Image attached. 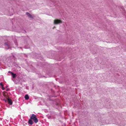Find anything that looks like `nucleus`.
Returning <instances> with one entry per match:
<instances>
[{
    "label": "nucleus",
    "mask_w": 126,
    "mask_h": 126,
    "mask_svg": "<svg viewBox=\"0 0 126 126\" xmlns=\"http://www.w3.org/2000/svg\"><path fill=\"white\" fill-rule=\"evenodd\" d=\"M31 119L33 120L35 123H37L38 122V120L37 118L36 115L34 114H32L31 117Z\"/></svg>",
    "instance_id": "1"
},
{
    "label": "nucleus",
    "mask_w": 126,
    "mask_h": 126,
    "mask_svg": "<svg viewBox=\"0 0 126 126\" xmlns=\"http://www.w3.org/2000/svg\"><path fill=\"white\" fill-rule=\"evenodd\" d=\"M55 28V27H54L53 28V29H54V28Z\"/></svg>",
    "instance_id": "12"
},
{
    "label": "nucleus",
    "mask_w": 126,
    "mask_h": 126,
    "mask_svg": "<svg viewBox=\"0 0 126 126\" xmlns=\"http://www.w3.org/2000/svg\"><path fill=\"white\" fill-rule=\"evenodd\" d=\"M25 99L27 100H28L29 99V97L28 94H26L25 95Z\"/></svg>",
    "instance_id": "6"
},
{
    "label": "nucleus",
    "mask_w": 126,
    "mask_h": 126,
    "mask_svg": "<svg viewBox=\"0 0 126 126\" xmlns=\"http://www.w3.org/2000/svg\"><path fill=\"white\" fill-rule=\"evenodd\" d=\"M12 76V77L13 78H15L16 77V74H14L13 73H12L11 74Z\"/></svg>",
    "instance_id": "7"
},
{
    "label": "nucleus",
    "mask_w": 126,
    "mask_h": 126,
    "mask_svg": "<svg viewBox=\"0 0 126 126\" xmlns=\"http://www.w3.org/2000/svg\"><path fill=\"white\" fill-rule=\"evenodd\" d=\"M7 102L10 105H12L13 103L11 99L8 98H7Z\"/></svg>",
    "instance_id": "3"
},
{
    "label": "nucleus",
    "mask_w": 126,
    "mask_h": 126,
    "mask_svg": "<svg viewBox=\"0 0 126 126\" xmlns=\"http://www.w3.org/2000/svg\"><path fill=\"white\" fill-rule=\"evenodd\" d=\"M26 14L28 16L30 17V18H33V17L32 15H31L28 12H26Z\"/></svg>",
    "instance_id": "5"
},
{
    "label": "nucleus",
    "mask_w": 126,
    "mask_h": 126,
    "mask_svg": "<svg viewBox=\"0 0 126 126\" xmlns=\"http://www.w3.org/2000/svg\"><path fill=\"white\" fill-rule=\"evenodd\" d=\"M0 85L2 86V87H3V84L1 83H0Z\"/></svg>",
    "instance_id": "9"
},
{
    "label": "nucleus",
    "mask_w": 126,
    "mask_h": 126,
    "mask_svg": "<svg viewBox=\"0 0 126 126\" xmlns=\"http://www.w3.org/2000/svg\"><path fill=\"white\" fill-rule=\"evenodd\" d=\"M8 73H11V74H12V73H13L12 72H11L10 71H9L8 72Z\"/></svg>",
    "instance_id": "10"
},
{
    "label": "nucleus",
    "mask_w": 126,
    "mask_h": 126,
    "mask_svg": "<svg viewBox=\"0 0 126 126\" xmlns=\"http://www.w3.org/2000/svg\"><path fill=\"white\" fill-rule=\"evenodd\" d=\"M6 93L5 92H3V95L4 96H5L6 95Z\"/></svg>",
    "instance_id": "8"
},
{
    "label": "nucleus",
    "mask_w": 126,
    "mask_h": 126,
    "mask_svg": "<svg viewBox=\"0 0 126 126\" xmlns=\"http://www.w3.org/2000/svg\"><path fill=\"white\" fill-rule=\"evenodd\" d=\"M32 120V119H31L30 118V119L28 121L29 123L31 125L33 123V122Z\"/></svg>",
    "instance_id": "4"
},
{
    "label": "nucleus",
    "mask_w": 126,
    "mask_h": 126,
    "mask_svg": "<svg viewBox=\"0 0 126 126\" xmlns=\"http://www.w3.org/2000/svg\"><path fill=\"white\" fill-rule=\"evenodd\" d=\"M5 45H7L6 44H5Z\"/></svg>",
    "instance_id": "13"
},
{
    "label": "nucleus",
    "mask_w": 126,
    "mask_h": 126,
    "mask_svg": "<svg viewBox=\"0 0 126 126\" xmlns=\"http://www.w3.org/2000/svg\"><path fill=\"white\" fill-rule=\"evenodd\" d=\"M62 23V21L60 19H56L54 21V24L55 25L61 24Z\"/></svg>",
    "instance_id": "2"
},
{
    "label": "nucleus",
    "mask_w": 126,
    "mask_h": 126,
    "mask_svg": "<svg viewBox=\"0 0 126 126\" xmlns=\"http://www.w3.org/2000/svg\"><path fill=\"white\" fill-rule=\"evenodd\" d=\"M2 89L3 90H4V88L3 87H2Z\"/></svg>",
    "instance_id": "11"
}]
</instances>
